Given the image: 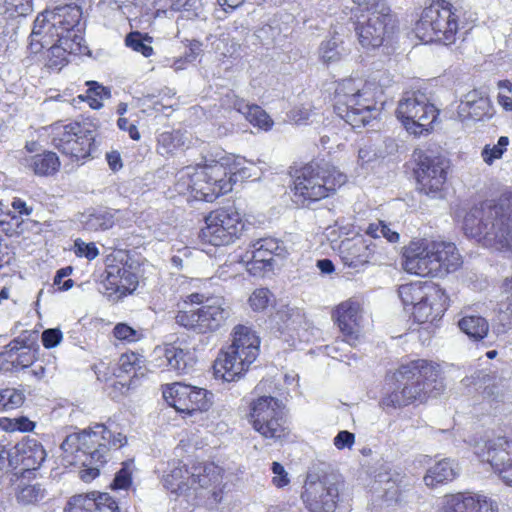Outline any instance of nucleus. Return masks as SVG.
<instances>
[{
	"mask_svg": "<svg viewBox=\"0 0 512 512\" xmlns=\"http://www.w3.org/2000/svg\"><path fill=\"white\" fill-rule=\"evenodd\" d=\"M432 261L439 266L433 267V276L444 270L447 273L456 271L462 264L461 256L454 243L445 241H430Z\"/></svg>",
	"mask_w": 512,
	"mask_h": 512,
	"instance_id": "24",
	"label": "nucleus"
},
{
	"mask_svg": "<svg viewBox=\"0 0 512 512\" xmlns=\"http://www.w3.org/2000/svg\"><path fill=\"white\" fill-rule=\"evenodd\" d=\"M206 226L201 229L202 241L213 246L233 243L241 235L244 223L235 208H220L210 212L205 218Z\"/></svg>",
	"mask_w": 512,
	"mask_h": 512,
	"instance_id": "13",
	"label": "nucleus"
},
{
	"mask_svg": "<svg viewBox=\"0 0 512 512\" xmlns=\"http://www.w3.org/2000/svg\"><path fill=\"white\" fill-rule=\"evenodd\" d=\"M120 270L121 280H119V294L126 295L127 293H131L136 288L138 283L137 276L124 267H120Z\"/></svg>",
	"mask_w": 512,
	"mask_h": 512,
	"instance_id": "56",
	"label": "nucleus"
},
{
	"mask_svg": "<svg viewBox=\"0 0 512 512\" xmlns=\"http://www.w3.org/2000/svg\"><path fill=\"white\" fill-rule=\"evenodd\" d=\"M272 296L267 288L256 289L249 297V304L254 311H262L268 307Z\"/></svg>",
	"mask_w": 512,
	"mask_h": 512,
	"instance_id": "51",
	"label": "nucleus"
},
{
	"mask_svg": "<svg viewBox=\"0 0 512 512\" xmlns=\"http://www.w3.org/2000/svg\"><path fill=\"white\" fill-rule=\"evenodd\" d=\"M186 302L202 304L198 309L181 310L175 316L178 325L197 334L215 332L226 324L231 316L229 303L221 296L191 293Z\"/></svg>",
	"mask_w": 512,
	"mask_h": 512,
	"instance_id": "7",
	"label": "nucleus"
},
{
	"mask_svg": "<svg viewBox=\"0 0 512 512\" xmlns=\"http://www.w3.org/2000/svg\"><path fill=\"white\" fill-rule=\"evenodd\" d=\"M259 345L260 339L250 327H234L232 343L215 360V376L227 382L240 378L258 357Z\"/></svg>",
	"mask_w": 512,
	"mask_h": 512,
	"instance_id": "5",
	"label": "nucleus"
},
{
	"mask_svg": "<svg viewBox=\"0 0 512 512\" xmlns=\"http://www.w3.org/2000/svg\"><path fill=\"white\" fill-rule=\"evenodd\" d=\"M26 333L27 332L22 333L19 337L13 339L5 347L6 353L9 355L10 358H13L14 354L16 355L20 351L36 343V337H34L33 339H29V336H27Z\"/></svg>",
	"mask_w": 512,
	"mask_h": 512,
	"instance_id": "54",
	"label": "nucleus"
},
{
	"mask_svg": "<svg viewBox=\"0 0 512 512\" xmlns=\"http://www.w3.org/2000/svg\"><path fill=\"white\" fill-rule=\"evenodd\" d=\"M63 334L58 328L46 329L42 332L41 339L43 346L47 349L56 347L62 341Z\"/></svg>",
	"mask_w": 512,
	"mask_h": 512,
	"instance_id": "62",
	"label": "nucleus"
},
{
	"mask_svg": "<svg viewBox=\"0 0 512 512\" xmlns=\"http://www.w3.org/2000/svg\"><path fill=\"white\" fill-rule=\"evenodd\" d=\"M222 469L217 465L210 463L202 467L195 468L191 474L192 485L198 486L206 491L204 497H207L211 506L221 504L227 494L224 493L222 484Z\"/></svg>",
	"mask_w": 512,
	"mask_h": 512,
	"instance_id": "18",
	"label": "nucleus"
},
{
	"mask_svg": "<svg viewBox=\"0 0 512 512\" xmlns=\"http://www.w3.org/2000/svg\"><path fill=\"white\" fill-rule=\"evenodd\" d=\"M82 10L75 4L57 6L53 10H45L39 14L30 34L29 47L32 53H38L47 45L52 44L55 37L80 35L78 28Z\"/></svg>",
	"mask_w": 512,
	"mask_h": 512,
	"instance_id": "6",
	"label": "nucleus"
},
{
	"mask_svg": "<svg viewBox=\"0 0 512 512\" xmlns=\"http://www.w3.org/2000/svg\"><path fill=\"white\" fill-rule=\"evenodd\" d=\"M462 111L467 112L469 116L480 119L488 114L490 104L487 97L483 96L477 90H473L465 95L461 103Z\"/></svg>",
	"mask_w": 512,
	"mask_h": 512,
	"instance_id": "36",
	"label": "nucleus"
},
{
	"mask_svg": "<svg viewBox=\"0 0 512 512\" xmlns=\"http://www.w3.org/2000/svg\"><path fill=\"white\" fill-rule=\"evenodd\" d=\"M3 422H7L8 426H3L5 429H10L12 431H21V432H30L34 429L35 423L29 420L27 417L21 416L14 419H1L0 425H3Z\"/></svg>",
	"mask_w": 512,
	"mask_h": 512,
	"instance_id": "58",
	"label": "nucleus"
},
{
	"mask_svg": "<svg viewBox=\"0 0 512 512\" xmlns=\"http://www.w3.org/2000/svg\"><path fill=\"white\" fill-rule=\"evenodd\" d=\"M81 220L83 227L87 231L107 230L113 227L114 217L106 210L94 211L83 216Z\"/></svg>",
	"mask_w": 512,
	"mask_h": 512,
	"instance_id": "38",
	"label": "nucleus"
},
{
	"mask_svg": "<svg viewBox=\"0 0 512 512\" xmlns=\"http://www.w3.org/2000/svg\"><path fill=\"white\" fill-rule=\"evenodd\" d=\"M476 455L487 462L501 480L512 487V442L499 437L476 446Z\"/></svg>",
	"mask_w": 512,
	"mask_h": 512,
	"instance_id": "16",
	"label": "nucleus"
},
{
	"mask_svg": "<svg viewBox=\"0 0 512 512\" xmlns=\"http://www.w3.org/2000/svg\"><path fill=\"white\" fill-rule=\"evenodd\" d=\"M114 336L119 340L128 342L138 341L141 333L125 323L117 324L113 329Z\"/></svg>",
	"mask_w": 512,
	"mask_h": 512,
	"instance_id": "59",
	"label": "nucleus"
},
{
	"mask_svg": "<svg viewBox=\"0 0 512 512\" xmlns=\"http://www.w3.org/2000/svg\"><path fill=\"white\" fill-rule=\"evenodd\" d=\"M458 474L457 463L452 459L445 458L428 468L423 480L427 487L434 488L453 481Z\"/></svg>",
	"mask_w": 512,
	"mask_h": 512,
	"instance_id": "31",
	"label": "nucleus"
},
{
	"mask_svg": "<svg viewBox=\"0 0 512 512\" xmlns=\"http://www.w3.org/2000/svg\"><path fill=\"white\" fill-rule=\"evenodd\" d=\"M396 114L406 130L414 135L429 132L438 118V109L420 91L407 92L399 101Z\"/></svg>",
	"mask_w": 512,
	"mask_h": 512,
	"instance_id": "11",
	"label": "nucleus"
},
{
	"mask_svg": "<svg viewBox=\"0 0 512 512\" xmlns=\"http://www.w3.org/2000/svg\"><path fill=\"white\" fill-rule=\"evenodd\" d=\"M215 51L220 55L227 57L233 56L240 49L239 40H235L234 38L230 39V34H222L214 43Z\"/></svg>",
	"mask_w": 512,
	"mask_h": 512,
	"instance_id": "49",
	"label": "nucleus"
},
{
	"mask_svg": "<svg viewBox=\"0 0 512 512\" xmlns=\"http://www.w3.org/2000/svg\"><path fill=\"white\" fill-rule=\"evenodd\" d=\"M334 110L354 129L368 125L378 115L371 85L362 78L342 80L335 90Z\"/></svg>",
	"mask_w": 512,
	"mask_h": 512,
	"instance_id": "4",
	"label": "nucleus"
},
{
	"mask_svg": "<svg viewBox=\"0 0 512 512\" xmlns=\"http://www.w3.org/2000/svg\"><path fill=\"white\" fill-rule=\"evenodd\" d=\"M463 230L468 237L512 251V194L471 208L464 217Z\"/></svg>",
	"mask_w": 512,
	"mask_h": 512,
	"instance_id": "3",
	"label": "nucleus"
},
{
	"mask_svg": "<svg viewBox=\"0 0 512 512\" xmlns=\"http://www.w3.org/2000/svg\"><path fill=\"white\" fill-rule=\"evenodd\" d=\"M415 31L422 41L449 45L456 39L458 17L452 11L450 3L437 1L424 8Z\"/></svg>",
	"mask_w": 512,
	"mask_h": 512,
	"instance_id": "10",
	"label": "nucleus"
},
{
	"mask_svg": "<svg viewBox=\"0 0 512 512\" xmlns=\"http://www.w3.org/2000/svg\"><path fill=\"white\" fill-rule=\"evenodd\" d=\"M28 168L37 176H51L60 169L61 162H28Z\"/></svg>",
	"mask_w": 512,
	"mask_h": 512,
	"instance_id": "57",
	"label": "nucleus"
},
{
	"mask_svg": "<svg viewBox=\"0 0 512 512\" xmlns=\"http://www.w3.org/2000/svg\"><path fill=\"white\" fill-rule=\"evenodd\" d=\"M56 43L52 44L49 48L50 54L56 58L52 61L50 66L63 65L65 54H81L87 47L82 45L83 38L81 35L74 33L73 38L70 37H55Z\"/></svg>",
	"mask_w": 512,
	"mask_h": 512,
	"instance_id": "33",
	"label": "nucleus"
},
{
	"mask_svg": "<svg viewBox=\"0 0 512 512\" xmlns=\"http://www.w3.org/2000/svg\"><path fill=\"white\" fill-rule=\"evenodd\" d=\"M439 512H497V509L486 497L457 493L444 497Z\"/></svg>",
	"mask_w": 512,
	"mask_h": 512,
	"instance_id": "23",
	"label": "nucleus"
},
{
	"mask_svg": "<svg viewBox=\"0 0 512 512\" xmlns=\"http://www.w3.org/2000/svg\"><path fill=\"white\" fill-rule=\"evenodd\" d=\"M45 496V491L40 484L25 485L19 487L16 495L17 501L22 505H33L41 501Z\"/></svg>",
	"mask_w": 512,
	"mask_h": 512,
	"instance_id": "45",
	"label": "nucleus"
},
{
	"mask_svg": "<svg viewBox=\"0 0 512 512\" xmlns=\"http://www.w3.org/2000/svg\"><path fill=\"white\" fill-rule=\"evenodd\" d=\"M439 376V366L431 361L418 359L402 364L394 374L399 385L382 398L381 407L396 409L415 401L424 402L429 397H437L444 389Z\"/></svg>",
	"mask_w": 512,
	"mask_h": 512,
	"instance_id": "2",
	"label": "nucleus"
},
{
	"mask_svg": "<svg viewBox=\"0 0 512 512\" xmlns=\"http://www.w3.org/2000/svg\"><path fill=\"white\" fill-rule=\"evenodd\" d=\"M375 247L362 236H356L341 241L339 251L344 264L356 269L373 260Z\"/></svg>",
	"mask_w": 512,
	"mask_h": 512,
	"instance_id": "21",
	"label": "nucleus"
},
{
	"mask_svg": "<svg viewBox=\"0 0 512 512\" xmlns=\"http://www.w3.org/2000/svg\"><path fill=\"white\" fill-rule=\"evenodd\" d=\"M359 311L360 307L357 302L347 300L339 304L332 315L339 329L349 342L357 338Z\"/></svg>",
	"mask_w": 512,
	"mask_h": 512,
	"instance_id": "29",
	"label": "nucleus"
},
{
	"mask_svg": "<svg viewBox=\"0 0 512 512\" xmlns=\"http://www.w3.org/2000/svg\"><path fill=\"white\" fill-rule=\"evenodd\" d=\"M17 461L26 470H35L40 467L46 458V452L36 439H24L14 446Z\"/></svg>",
	"mask_w": 512,
	"mask_h": 512,
	"instance_id": "30",
	"label": "nucleus"
},
{
	"mask_svg": "<svg viewBox=\"0 0 512 512\" xmlns=\"http://www.w3.org/2000/svg\"><path fill=\"white\" fill-rule=\"evenodd\" d=\"M25 400L22 390L16 388L0 389V410L8 411L20 407Z\"/></svg>",
	"mask_w": 512,
	"mask_h": 512,
	"instance_id": "43",
	"label": "nucleus"
},
{
	"mask_svg": "<svg viewBox=\"0 0 512 512\" xmlns=\"http://www.w3.org/2000/svg\"><path fill=\"white\" fill-rule=\"evenodd\" d=\"M120 272V267L116 265L109 266L106 269V278L104 280V285L107 290L119 293V280H121Z\"/></svg>",
	"mask_w": 512,
	"mask_h": 512,
	"instance_id": "61",
	"label": "nucleus"
},
{
	"mask_svg": "<svg viewBox=\"0 0 512 512\" xmlns=\"http://www.w3.org/2000/svg\"><path fill=\"white\" fill-rule=\"evenodd\" d=\"M399 297L405 307L412 306L415 310L418 303L441 297V288L433 283L415 282L401 285L398 290Z\"/></svg>",
	"mask_w": 512,
	"mask_h": 512,
	"instance_id": "28",
	"label": "nucleus"
},
{
	"mask_svg": "<svg viewBox=\"0 0 512 512\" xmlns=\"http://www.w3.org/2000/svg\"><path fill=\"white\" fill-rule=\"evenodd\" d=\"M250 421L253 428L265 438H281L285 435L286 415L280 400L261 396L251 403Z\"/></svg>",
	"mask_w": 512,
	"mask_h": 512,
	"instance_id": "14",
	"label": "nucleus"
},
{
	"mask_svg": "<svg viewBox=\"0 0 512 512\" xmlns=\"http://www.w3.org/2000/svg\"><path fill=\"white\" fill-rule=\"evenodd\" d=\"M251 262L254 267L260 263L263 267H271L274 257L285 258L287 249L284 243L276 238L266 237L256 240L252 245Z\"/></svg>",
	"mask_w": 512,
	"mask_h": 512,
	"instance_id": "27",
	"label": "nucleus"
},
{
	"mask_svg": "<svg viewBox=\"0 0 512 512\" xmlns=\"http://www.w3.org/2000/svg\"><path fill=\"white\" fill-rule=\"evenodd\" d=\"M397 27V18L386 1L372 4L354 23V31L362 48L373 50L389 40Z\"/></svg>",
	"mask_w": 512,
	"mask_h": 512,
	"instance_id": "9",
	"label": "nucleus"
},
{
	"mask_svg": "<svg viewBox=\"0 0 512 512\" xmlns=\"http://www.w3.org/2000/svg\"><path fill=\"white\" fill-rule=\"evenodd\" d=\"M163 396L177 411L191 414L208 410L213 394L203 388L176 382L163 391Z\"/></svg>",
	"mask_w": 512,
	"mask_h": 512,
	"instance_id": "15",
	"label": "nucleus"
},
{
	"mask_svg": "<svg viewBox=\"0 0 512 512\" xmlns=\"http://www.w3.org/2000/svg\"><path fill=\"white\" fill-rule=\"evenodd\" d=\"M134 471V461L128 460L122 463L121 469L115 474L111 483L114 490L128 489L132 483V473Z\"/></svg>",
	"mask_w": 512,
	"mask_h": 512,
	"instance_id": "48",
	"label": "nucleus"
},
{
	"mask_svg": "<svg viewBox=\"0 0 512 512\" xmlns=\"http://www.w3.org/2000/svg\"><path fill=\"white\" fill-rule=\"evenodd\" d=\"M241 162H233V166L227 169L221 165H215V173L223 174V177L219 179V189L218 191L205 192L203 198L206 201H214L220 195L228 193L232 190L233 185L243 182L246 179L252 177L251 168L242 167Z\"/></svg>",
	"mask_w": 512,
	"mask_h": 512,
	"instance_id": "25",
	"label": "nucleus"
},
{
	"mask_svg": "<svg viewBox=\"0 0 512 512\" xmlns=\"http://www.w3.org/2000/svg\"><path fill=\"white\" fill-rule=\"evenodd\" d=\"M152 38L146 36L142 38L140 32H131L126 36L125 43L134 51L140 52L143 56L149 57L153 53V48L149 45Z\"/></svg>",
	"mask_w": 512,
	"mask_h": 512,
	"instance_id": "47",
	"label": "nucleus"
},
{
	"mask_svg": "<svg viewBox=\"0 0 512 512\" xmlns=\"http://www.w3.org/2000/svg\"><path fill=\"white\" fill-rule=\"evenodd\" d=\"M25 150L28 153H35V157L43 156L41 160H59V157L56 155V153L42 149L40 144L36 141L27 142L25 145Z\"/></svg>",
	"mask_w": 512,
	"mask_h": 512,
	"instance_id": "63",
	"label": "nucleus"
},
{
	"mask_svg": "<svg viewBox=\"0 0 512 512\" xmlns=\"http://www.w3.org/2000/svg\"><path fill=\"white\" fill-rule=\"evenodd\" d=\"M366 234L374 239L384 237L390 243H397L400 239L399 233L393 230L390 224H386L381 220L376 223L369 224L366 229Z\"/></svg>",
	"mask_w": 512,
	"mask_h": 512,
	"instance_id": "44",
	"label": "nucleus"
},
{
	"mask_svg": "<svg viewBox=\"0 0 512 512\" xmlns=\"http://www.w3.org/2000/svg\"><path fill=\"white\" fill-rule=\"evenodd\" d=\"M81 125L77 122L63 126V133L59 139H54L55 146L64 155L76 160L90 156L91 137L82 136Z\"/></svg>",
	"mask_w": 512,
	"mask_h": 512,
	"instance_id": "20",
	"label": "nucleus"
},
{
	"mask_svg": "<svg viewBox=\"0 0 512 512\" xmlns=\"http://www.w3.org/2000/svg\"><path fill=\"white\" fill-rule=\"evenodd\" d=\"M74 253L78 257H85L89 261L94 260L99 255V250L95 243H86L80 238L74 241Z\"/></svg>",
	"mask_w": 512,
	"mask_h": 512,
	"instance_id": "52",
	"label": "nucleus"
},
{
	"mask_svg": "<svg viewBox=\"0 0 512 512\" xmlns=\"http://www.w3.org/2000/svg\"><path fill=\"white\" fill-rule=\"evenodd\" d=\"M508 144V137L501 136L498 143L492 148H490L489 145H486L482 150L483 160H495L501 158L503 153L506 151Z\"/></svg>",
	"mask_w": 512,
	"mask_h": 512,
	"instance_id": "53",
	"label": "nucleus"
},
{
	"mask_svg": "<svg viewBox=\"0 0 512 512\" xmlns=\"http://www.w3.org/2000/svg\"><path fill=\"white\" fill-rule=\"evenodd\" d=\"M347 176L330 162H307L294 175L296 194L309 201H318L344 185Z\"/></svg>",
	"mask_w": 512,
	"mask_h": 512,
	"instance_id": "8",
	"label": "nucleus"
},
{
	"mask_svg": "<svg viewBox=\"0 0 512 512\" xmlns=\"http://www.w3.org/2000/svg\"><path fill=\"white\" fill-rule=\"evenodd\" d=\"M499 94L498 102L507 111L512 110V100L510 93L512 92V83L509 80H501L498 82Z\"/></svg>",
	"mask_w": 512,
	"mask_h": 512,
	"instance_id": "60",
	"label": "nucleus"
},
{
	"mask_svg": "<svg viewBox=\"0 0 512 512\" xmlns=\"http://www.w3.org/2000/svg\"><path fill=\"white\" fill-rule=\"evenodd\" d=\"M319 57L324 64L339 62L345 55V48L339 38L333 37L323 41L319 46Z\"/></svg>",
	"mask_w": 512,
	"mask_h": 512,
	"instance_id": "37",
	"label": "nucleus"
},
{
	"mask_svg": "<svg viewBox=\"0 0 512 512\" xmlns=\"http://www.w3.org/2000/svg\"><path fill=\"white\" fill-rule=\"evenodd\" d=\"M431 255L429 240H413L404 247L402 266L410 274L433 276V267L439 265L432 261Z\"/></svg>",
	"mask_w": 512,
	"mask_h": 512,
	"instance_id": "17",
	"label": "nucleus"
},
{
	"mask_svg": "<svg viewBox=\"0 0 512 512\" xmlns=\"http://www.w3.org/2000/svg\"><path fill=\"white\" fill-rule=\"evenodd\" d=\"M127 444V437L114 432L104 424H95L81 432L68 435L61 444L65 458L70 464L80 465L79 477L84 482L95 479L109 457L112 449Z\"/></svg>",
	"mask_w": 512,
	"mask_h": 512,
	"instance_id": "1",
	"label": "nucleus"
},
{
	"mask_svg": "<svg viewBox=\"0 0 512 512\" xmlns=\"http://www.w3.org/2000/svg\"><path fill=\"white\" fill-rule=\"evenodd\" d=\"M65 512H119V509L108 493L92 492L71 497Z\"/></svg>",
	"mask_w": 512,
	"mask_h": 512,
	"instance_id": "22",
	"label": "nucleus"
},
{
	"mask_svg": "<svg viewBox=\"0 0 512 512\" xmlns=\"http://www.w3.org/2000/svg\"><path fill=\"white\" fill-rule=\"evenodd\" d=\"M444 162H417L414 168L418 189L431 198H442V188L446 181Z\"/></svg>",
	"mask_w": 512,
	"mask_h": 512,
	"instance_id": "19",
	"label": "nucleus"
},
{
	"mask_svg": "<svg viewBox=\"0 0 512 512\" xmlns=\"http://www.w3.org/2000/svg\"><path fill=\"white\" fill-rule=\"evenodd\" d=\"M226 104L229 108L237 111L241 115L245 117L248 108L251 107L252 104L246 102L243 98L238 97L235 94H227L226 95Z\"/></svg>",
	"mask_w": 512,
	"mask_h": 512,
	"instance_id": "64",
	"label": "nucleus"
},
{
	"mask_svg": "<svg viewBox=\"0 0 512 512\" xmlns=\"http://www.w3.org/2000/svg\"><path fill=\"white\" fill-rule=\"evenodd\" d=\"M458 326L473 341L484 339L489 331L488 321L478 315L464 316L459 320Z\"/></svg>",
	"mask_w": 512,
	"mask_h": 512,
	"instance_id": "35",
	"label": "nucleus"
},
{
	"mask_svg": "<svg viewBox=\"0 0 512 512\" xmlns=\"http://www.w3.org/2000/svg\"><path fill=\"white\" fill-rule=\"evenodd\" d=\"M195 167L187 166L177 174V181L175 183V190L184 194L186 191L195 192L198 186V173H194Z\"/></svg>",
	"mask_w": 512,
	"mask_h": 512,
	"instance_id": "42",
	"label": "nucleus"
},
{
	"mask_svg": "<svg viewBox=\"0 0 512 512\" xmlns=\"http://www.w3.org/2000/svg\"><path fill=\"white\" fill-rule=\"evenodd\" d=\"M39 349V346L37 343L29 346L28 348L20 351L16 354V358L12 359L11 363L13 367H21V368H28L31 365L34 364L36 360V354Z\"/></svg>",
	"mask_w": 512,
	"mask_h": 512,
	"instance_id": "50",
	"label": "nucleus"
},
{
	"mask_svg": "<svg viewBox=\"0 0 512 512\" xmlns=\"http://www.w3.org/2000/svg\"><path fill=\"white\" fill-rule=\"evenodd\" d=\"M341 481L334 474H308L301 500L309 512H335L338 506Z\"/></svg>",
	"mask_w": 512,
	"mask_h": 512,
	"instance_id": "12",
	"label": "nucleus"
},
{
	"mask_svg": "<svg viewBox=\"0 0 512 512\" xmlns=\"http://www.w3.org/2000/svg\"><path fill=\"white\" fill-rule=\"evenodd\" d=\"M164 356L168 366L179 374L187 373L195 364L194 354L176 344L167 345Z\"/></svg>",
	"mask_w": 512,
	"mask_h": 512,
	"instance_id": "34",
	"label": "nucleus"
},
{
	"mask_svg": "<svg viewBox=\"0 0 512 512\" xmlns=\"http://www.w3.org/2000/svg\"><path fill=\"white\" fill-rule=\"evenodd\" d=\"M86 84L89 86L87 90V98L89 100L90 107L93 109L101 108V100L111 97L110 89L96 81H88Z\"/></svg>",
	"mask_w": 512,
	"mask_h": 512,
	"instance_id": "46",
	"label": "nucleus"
},
{
	"mask_svg": "<svg viewBox=\"0 0 512 512\" xmlns=\"http://www.w3.org/2000/svg\"><path fill=\"white\" fill-rule=\"evenodd\" d=\"M447 296L441 289V297L437 300H424L418 303L415 310H412L414 320L420 324L433 323L440 320L446 311Z\"/></svg>",
	"mask_w": 512,
	"mask_h": 512,
	"instance_id": "32",
	"label": "nucleus"
},
{
	"mask_svg": "<svg viewBox=\"0 0 512 512\" xmlns=\"http://www.w3.org/2000/svg\"><path fill=\"white\" fill-rule=\"evenodd\" d=\"M143 363L142 356L131 352L122 354L119 359V368L121 371L125 373H130L132 371H136L141 368V364Z\"/></svg>",
	"mask_w": 512,
	"mask_h": 512,
	"instance_id": "55",
	"label": "nucleus"
},
{
	"mask_svg": "<svg viewBox=\"0 0 512 512\" xmlns=\"http://www.w3.org/2000/svg\"><path fill=\"white\" fill-rule=\"evenodd\" d=\"M245 119L254 127L263 131L271 130L274 125V121L270 115L257 104H252L251 107L248 108Z\"/></svg>",
	"mask_w": 512,
	"mask_h": 512,
	"instance_id": "39",
	"label": "nucleus"
},
{
	"mask_svg": "<svg viewBox=\"0 0 512 512\" xmlns=\"http://www.w3.org/2000/svg\"><path fill=\"white\" fill-rule=\"evenodd\" d=\"M187 473L186 469L177 467L163 478V485L167 490L172 493L183 494L188 489V484L184 481V474Z\"/></svg>",
	"mask_w": 512,
	"mask_h": 512,
	"instance_id": "41",
	"label": "nucleus"
},
{
	"mask_svg": "<svg viewBox=\"0 0 512 512\" xmlns=\"http://www.w3.org/2000/svg\"><path fill=\"white\" fill-rule=\"evenodd\" d=\"M183 145V134L180 131L164 132L158 138V151L163 156H174V151Z\"/></svg>",
	"mask_w": 512,
	"mask_h": 512,
	"instance_id": "40",
	"label": "nucleus"
},
{
	"mask_svg": "<svg viewBox=\"0 0 512 512\" xmlns=\"http://www.w3.org/2000/svg\"><path fill=\"white\" fill-rule=\"evenodd\" d=\"M383 492V498L389 503H401L410 491L409 479L399 472H381L376 480Z\"/></svg>",
	"mask_w": 512,
	"mask_h": 512,
	"instance_id": "26",
	"label": "nucleus"
}]
</instances>
